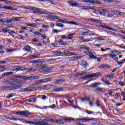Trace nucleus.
Returning a JSON list of instances; mask_svg holds the SVG:
<instances>
[{
	"label": "nucleus",
	"instance_id": "c9c22d12",
	"mask_svg": "<svg viewBox=\"0 0 125 125\" xmlns=\"http://www.w3.org/2000/svg\"><path fill=\"white\" fill-rule=\"evenodd\" d=\"M36 65H39V61L35 60L32 62V66H35Z\"/></svg>",
	"mask_w": 125,
	"mask_h": 125
},
{
	"label": "nucleus",
	"instance_id": "4be33fe9",
	"mask_svg": "<svg viewBox=\"0 0 125 125\" xmlns=\"http://www.w3.org/2000/svg\"><path fill=\"white\" fill-rule=\"evenodd\" d=\"M3 8H4L5 9H8V10H14V8L9 6H4Z\"/></svg>",
	"mask_w": 125,
	"mask_h": 125
},
{
	"label": "nucleus",
	"instance_id": "13d9d810",
	"mask_svg": "<svg viewBox=\"0 0 125 125\" xmlns=\"http://www.w3.org/2000/svg\"><path fill=\"white\" fill-rule=\"evenodd\" d=\"M2 31L3 33H7V32H8V31L7 30V28H6L2 29Z\"/></svg>",
	"mask_w": 125,
	"mask_h": 125
},
{
	"label": "nucleus",
	"instance_id": "f3484780",
	"mask_svg": "<svg viewBox=\"0 0 125 125\" xmlns=\"http://www.w3.org/2000/svg\"><path fill=\"white\" fill-rule=\"evenodd\" d=\"M22 123H25V124H29V125H35V122L29 121L25 120H22Z\"/></svg>",
	"mask_w": 125,
	"mask_h": 125
},
{
	"label": "nucleus",
	"instance_id": "39448f33",
	"mask_svg": "<svg viewBox=\"0 0 125 125\" xmlns=\"http://www.w3.org/2000/svg\"><path fill=\"white\" fill-rule=\"evenodd\" d=\"M33 8L34 9L33 13H38L39 14H47V13H48V12L46 11H42V10L40 8H37L35 7Z\"/></svg>",
	"mask_w": 125,
	"mask_h": 125
},
{
	"label": "nucleus",
	"instance_id": "49530a36",
	"mask_svg": "<svg viewBox=\"0 0 125 125\" xmlns=\"http://www.w3.org/2000/svg\"><path fill=\"white\" fill-rule=\"evenodd\" d=\"M111 67L108 64H104V69H110Z\"/></svg>",
	"mask_w": 125,
	"mask_h": 125
},
{
	"label": "nucleus",
	"instance_id": "bb28decb",
	"mask_svg": "<svg viewBox=\"0 0 125 125\" xmlns=\"http://www.w3.org/2000/svg\"><path fill=\"white\" fill-rule=\"evenodd\" d=\"M56 123H57V124H59V125H64V123H63V119L56 120Z\"/></svg>",
	"mask_w": 125,
	"mask_h": 125
},
{
	"label": "nucleus",
	"instance_id": "0e129e2a",
	"mask_svg": "<svg viewBox=\"0 0 125 125\" xmlns=\"http://www.w3.org/2000/svg\"><path fill=\"white\" fill-rule=\"evenodd\" d=\"M69 24H73V25H79V23L73 21H69Z\"/></svg>",
	"mask_w": 125,
	"mask_h": 125
},
{
	"label": "nucleus",
	"instance_id": "e433bc0d",
	"mask_svg": "<svg viewBox=\"0 0 125 125\" xmlns=\"http://www.w3.org/2000/svg\"><path fill=\"white\" fill-rule=\"evenodd\" d=\"M49 18H51V19H58V16H53V15H50L49 16Z\"/></svg>",
	"mask_w": 125,
	"mask_h": 125
},
{
	"label": "nucleus",
	"instance_id": "052dcab7",
	"mask_svg": "<svg viewBox=\"0 0 125 125\" xmlns=\"http://www.w3.org/2000/svg\"><path fill=\"white\" fill-rule=\"evenodd\" d=\"M104 82L106 84H108V85L111 84V83H109V81H108V80H104Z\"/></svg>",
	"mask_w": 125,
	"mask_h": 125
},
{
	"label": "nucleus",
	"instance_id": "6e6552de",
	"mask_svg": "<svg viewBox=\"0 0 125 125\" xmlns=\"http://www.w3.org/2000/svg\"><path fill=\"white\" fill-rule=\"evenodd\" d=\"M62 55H65L66 56H70V55H77L76 54L74 53L73 52H69L67 50H64L62 53Z\"/></svg>",
	"mask_w": 125,
	"mask_h": 125
},
{
	"label": "nucleus",
	"instance_id": "393cba45",
	"mask_svg": "<svg viewBox=\"0 0 125 125\" xmlns=\"http://www.w3.org/2000/svg\"><path fill=\"white\" fill-rule=\"evenodd\" d=\"M62 82H65L64 80L63 79H59L57 80L56 82H55L56 84H60V83H62Z\"/></svg>",
	"mask_w": 125,
	"mask_h": 125
},
{
	"label": "nucleus",
	"instance_id": "6ab92c4d",
	"mask_svg": "<svg viewBox=\"0 0 125 125\" xmlns=\"http://www.w3.org/2000/svg\"><path fill=\"white\" fill-rule=\"evenodd\" d=\"M70 4L71 5V6H77V5H79V3L74 1H70Z\"/></svg>",
	"mask_w": 125,
	"mask_h": 125
},
{
	"label": "nucleus",
	"instance_id": "a211bd4d",
	"mask_svg": "<svg viewBox=\"0 0 125 125\" xmlns=\"http://www.w3.org/2000/svg\"><path fill=\"white\" fill-rule=\"evenodd\" d=\"M99 84H101V83H96L95 84H91L89 86H88V87H97V86H98V85H99Z\"/></svg>",
	"mask_w": 125,
	"mask_h": 125
},
{
	"label": "nucleus",
	"instance_id": "c756f323",
	"mask_svg": "<svg viewBox=\"0 0 125 125\" xmlns=\"http://www.w3.org/2000/svg\"><path fill=\"white\" fill-rule=\"evenodd\" d=\"M80 58H82V57L81 56H79V57H72L69 60L70 61H74V60L75 59H80Z\"/></svg>",
	"mask_w": 125,
	"mask_h": 125
},
{
	"label": "nucleus",
	"instance_id": "37998d69",
	"mask_svg": "<svg viewBox=\"0 0 125 125\" xmlns=\"http://www.w3.org/2000/svg\"><path fill=\"white\" fill-rule=\"evenodd\" d=\"M56 26L57 27H61V28H63V27H64V25L62 23H56Z\"/></svg>",
	"mask_w": 125,
	"mask_h": 125
},
{
	"label": "nucleus",
	"instance_id": "20e7f679",
	"mask_svg": "<svg viewBox=\"0 0 125 125\" xmlns=\"http://www.w3.org/2000/svg\"><path fill=\"white\" fill-rule=\"evenodd\" d=\"M82 1L86 3H92V4H100L101 3L100 1L96 0H82Z\"/></svg>",
	"mask_w": 125,
	"mask_h": 125
},
{
	"label": "nucleus",
	"instance_id": "c03bdc74",
	"mask_svg": "<svg viewBox=\"0 0 125 125\" xmlns=\"http://www.w3.org/2000/svg\"><path fill=\"white\" fill-rule=\"evenodd\" d=\"M56 55H62V52H61V51L59 50L58 51H56L55 52Z\"/></svg>",
	"mask_w": 125,
	"mask_h": 125
},
{
	"label": "nucleus",
	"instance_id": "338daca9",
	"mask_svg": "<svg viewBox=\"0 0 125 125\" xmlns=\"http://www.w3.org/2000/svg\"><path fill=\"white\" fill-rule=\"evenodd\" d=\"M42 26L43 28H44L45 29H46V28H49V26H48V25L42 24Z\"/></svg>",
	"mask_w": 125,
	"mask_h": 125
},
{
	"label": "nucleus",
	"instance_id": "7c9ffc66",
	"mask_svg": "<svg viewBox=\"0 0 125 125\" xmlns=\"http://www.w3.org/2000/svg\"><path fill=\"white\" fill-rule=\"evenodd\" d=\"M94 9H95V7H92V6H86V10H94Z\"/></svg>",
	"mask_w": 125,
	"mask_h": 125
},
{
	"label": "nucleus",
	"instance_id": "cd10ccee",
	"mask_svg": "<svg viewBox=\"0 0 125 125\" xmlns=\"http://www.w3.org/2000/svg\"><path fill=\"white\" fill-rule=\"evenodd\" d=\"M21 91H24V92L32 91V89H31V88H30V87L24 88H22L21 89Z\"/></svg>",
	"mask_w": 125,
	"mask_h": 125
},
{
	"label": "nucleus",
	"instance_id": "774afa93",
	"mask_svg": "<svg viewBox=\"0 0 125 125\" xmlns=\"http://www.w3.org/2000/svg\"><path fill=\"white\" fill-rule=\"evenodd\" d=\"M50 3H51V4H55V5L57 4V2H54L53 1H50Z\"/></svg>",
	"mask_w": 125,
	"mask_h": 125
},
{
	"label": "nucleus",
	"instance_id": "864d4df0",
	"mask_svg": "<svg viewBox=\"0 0 125 125\" xmlns=\"http://www.w3.org/2000/svg\"><path fill=\"white\" fill-rule=\"evenodd\" d=\"M84 53H85V54H86L88 56V55H89V53H90V51H89V50H86V51H84Z\"/></svg>",
	"mask_w": 125,
	"mask_h": 125
},
{
	"label": "nucleus",
	"instance_id": "f704fd0d",
	"mask_svg": "<svg viewBox=\"0 0 125 125\" xmlns=\"http://www.w3.org/2000/svg\"><path fill=\"white\" fill-rule=\"evenodd\" d=\"M22 80H26V81H33L32 76L28 77H24L22 78Z\"/></svg>",
	"mask_w": 125,
	"mask_h": 125
},
{
	"label": "nucleus",
	"instance_id": "5701e85b",
	"mask_svg": "<svg viewBox=\"0 0 125 125\" xmlns=\"http://www.w3.org/2000/svg\"><path fill=\"white\" fill-rule=\"evenodd\" d=\"M80 47L81 49H85V50H89V49H90L89 47H86V46L84 45H80Z\"/></svg>",
	"mask_w": 125,
	"mask_h": 125
},
{
	"label": "nucleus",
	"instance_id": "aec40b11",
	"mask_svg": "<svg viewBox=\"0 0 125 125\" xmlns=\"http://www.w3.org/2000/svg\"><path fill=\"white\" fill-rule=\"evenodd\" d=\"M77 120L79 121H83L84 122H89L91 120L89 118H78Z\"/></svg>",
	"mask_w": 125,
	"mask_h": 125
},
{
	"label": "nucleus",
	"instance_id": "ea45409f",
	"mask_svg": "<svg viewBox=\"0 0 125 125\" xmlns=\"http://www.w3.org/2000/svg\"><path fill=\"white\" fill-rule=\"evenodd\" d=\"M87 75L86 76H83L80 78L79 80H82V81H84V80H86V79H89V77H87Z\"/></svg>",
	"mask_w": 125,
	"mask_h": 125
},
{
	"label": "nucleus",
	"instance_id": "a878e982",
	"mask_svg": "<svg viewBox=\"0 0 125 125\" xmlns=\"http://www.w3.org/2000/svg\"><path fill=\"white\" fill-rule=\"evenodd\" d=\"M87 21H92V22H94V23H98V22H100V21L98 20H95V19H87Z\"/></svg>",
	"mask_w": 125,
	"mask_h": 125
},
{
	"label": "nucleus",
	"instance_id": "09e8293b",
	"mask_svg": "<svg viewBox=\"0 0 125 125\" xmlns=\"http://www.w3.org/2000/svg\"><path fill=\"white\" fill-rule=\"evenodd\" d=\"M38 84H40V83L39 82V80L35 82L34 83V86H37Z\"/></svg>",
	"mask_w": 125,
	"mask_h": 125
},
{
	"label": "nucleus",
	"instance_id": "2f4dec72",
	"mask_svg": "<svg viewBox=\"0 0 125 125\" xmlns=\"http://www.w3.org/2000/svg\"><path fill=\"white\" fill-rule=\"evenodd\" d=\"M105 77L106 79H108V78H109V79H113V78H114V74L110 73L109 75H107Z\"/></svg>",
	"mask_w": 125,
	"mask_h": 125
},
{
	"label": "nucleus",
	"instance_id": "58836bf2",
	"mask_svg": "<svg viewBox=\"0 0 125 125\" xmlns=\"http://www.w3.org/2000/svg\"><path fill=\"white\" fill-rule=\"evenodd\" d=\"M96 91H97L99 92H103V88L97 87L96 88Z\"/></svg>",
	"mask_w": 125,
	"mask_h": 125
},
{
	"label": "nucleus",
	"instance_id": "1a4fd4ad",
	"mask_svg": "<svg viewBox=\"0 0 125 125\" xmlns=\"http://www.w3.org/2000/svg\"><path fill=\"white\" fill-rule=\"evenodd\" d=\"M52 81V78H47V79H43L40 80H38V82H39V84H41V83H47L48 82H51Z\"/></svg>",
	"mask_w": 125,
	"mask_h": 125
},
{
	"label": "nucleus",
	"instance_id": "ddd939ff",
	"mask_svg": "<svg viewBox=\"0 0 125 125\" xmlns=\"http://www.w3.org/2000/svg\"><path fill=\"white\" fill-rule=\"evenodd\" d=\"M38 68H40V69H42V68H45L47 67V65L45 63H42V62H39Z\"/></svg>",
	"mask_w": 125,
	"mask_h": 125
},
{
	"label": "nucleus",
	"instance_id": "c85d7f7f",
	"mask_svg": "<svg viewBox=\"0 0 125 125\" xmlns=\"http://www.w3.org/2000/svg\"><path fill=\"white\" fill-rule=\"evenodd\" d=\"M59 44H61V45H66V42H63V40L60 39V41H59Z\"/></svg>",
	"mask_w": 125,
	"mask_h": 125
},
{
	"label": "nucleus",
	"instance_id": "f8f14e48",
	"mask_svg": "<svg viewBox=\"0 0 125 125\" xmlns=\"http://www.w3.org/2000/svg\"><path fill=\"white\" fill-rule=\"evenodd\" d=\"M81 65L82 67H83V68H87V67H88V63L85 61H83L81 63Z\"/></svg>",
	"mask_w": 125,
	"mask_h": 125
},
{
	"label": "nucleus",
	"instance_id": "2eb2a0df",
	"mask_svg": "<svg viewBox=\"0 0 125 125\" xmlns=\"http://www.w3.org/2000/svg\"><path fill=\"white\" fill-rule=\"evenodd\" d=\"M10 75H13V72H8L6 73H3L2 74V77H7L8 76H10Z\"/></svg>",
	"mask_w": 125,
	"mask_h": 125
},
{
	"label": "nucleus",
	"instance_id": "69168bd1",
	"mask_svg": "<svg viewBox=\"0 0 125 125\" xmlns=\"http://www.w3.org/2000/svg\"><path fill=\"white\" fill-rule=\"evenodd\" d=\"M6 50L8 52H12V51H14V50L12 49H6Z\"/></svg>",
	"mask_w": 125,
	"mask_h": 125
},
{
	"label": "nucleus",
	"instance_id": "8fccbe9b",
	"mask_svg": "<svg viewBox=\"0 0 125 125\" xmlns=\"http://www.w3.org/2000/svg\"><path fill=\"white\" fill-rule=\"evenodd\" d=\"M34 35H36L37 36H41L42 33H40L39 32H34L33 33Z\"/></svg>",
	"mask_w": 125,
	"mask_h": 125
},
{
	"label": "nucleus",
	"instance_id": "423d86ee",
	"mask_svg": "<svg viewBox=\"0 0 125 125\" xmlns=\"http://www.w3.org/2000/svg\"><path fill=\"white\" fill-rule=\"evenodd\" d=\"M28 70V72H36V70L34 69V68H30V69H26L24 67H18L14 69V71H24V70Z\"/></svg>",
	"mask_w": 125,
	"mask_h": 125
},
{
	"label": "nucleus",
	"instance_id": "f257e3e1",
	"mask_svg": "<svg viewBox=\"0 0 125 125\" xmlns=\"http://www.w3.org/2000/svg\"><path fill=\"white\" fill-rule=\"evenodd\" d=\"M11 83L10 86H4L2 87V90H14V89H18L22 87V85H17L15 83Z\"/></svg>",
	"mask_w": 125,
	"mask_h": 125
},
{
	"label": "nucleus",
	"instance_id": "bf43d9fd",
	"mask_svg": "<svg viewBox=\"0 0 125 125\" xmlns=\"http://www.w3.org/2000/svg\"><path fill=\"white\" fill-rule=\"evenodd\" d=\"M0 1H7L6 3H11V1H7V0H0Z\"/></svg>",
	"mask_w": 125,
	"mask_h": 125
},
{
	"label": "nucleus",
	"instance_id": "72a5a7b5",
	"mask_svg": "<svg viewBox=\"0 0 125 125\" xmlns=\"http://www.w3.org/2000/svg\"><path fill=\"white\" fill-rule=\"evenodd\" d=\"M5 119H7V120H10V121H17L16 118H10L7 116H5Z\"/></svg>",
	"mask_w": 125,
	"mask_h": 125
},
{
	"label": "nucleus",
	"instance_id": "9b49d317",
	"mask_svg": "<svg viewBox=\"0 0 125 125\" xmlns=\"http://www.w3.org/2000/svg\"><path fill=\"white\" fill-rule=\"evenodd\" d=\"M100 75H101V73L100 72L90 74H89L88 75H87V78H89V79H91L92 78H95L96 77H98V76H100Z\"/></svg>",
	"mask_w": 125,
	"mask_h": 125
},
{
	"label": "nucleus",
	"instance_id": "a19ab883",
	"mask_svg": "<svg viewBox=\"0 0 125 125\" xmlns=\"http://www.w3.org/2000/svg\"><path fill=\"white\" fill-rule=\"evenodd\" d=\"M23 8H25V9H31V10H34V8L30 6L27 7L23 6Z\"/></svg>",
	"mask_w": 125,
	"mask_h": 125
},
{
	"label": "nucleus",
	"instance_id": "79ce46f5",
	"mask_svg": "<svg viewBox=\"0 0 125 125\" xmlns=\"http://www.w3.org/2000/svg\"><path fill=\"white\" fill-rule=\"evenodd\" d=\"M32 81L33 80H39L40 79V76H32Z\"/></svg>",
	"mask_w": 125,
	"mask_h": 125
},
{
	"label": "nucleus",
	"instance_id": "dca6fc26",
	"mask_svg": "<svg viewBox=\"0 0 125 125\" xmlns=\"http://www.w3.org/2000/svg\"><path fill=\"white\" fill-rule=\"evenodd\" d=\"M89 54V55H88V56H89L90 58H91V59H97V58L96 57V56H94L93 53L90 52Z\"/></svg>",
	"mask_w": 125,
	"mask_h": 125
},
{
	"label": "nucleus",
	"instance_id": "9d476101",
	"mask_svg": "<svg viewBox=\"0 0 125 125\" xmlns=\"http://www.w3.org/2000/svg\"><path fill=\"white\" fill-rule=\"evenodd\" d=\"M62 121L65 122V123H70L72 122V121H75V122H77L76 120H75V118L72 117H64L62 118Z\"/></svg>",
	"mask_w": 125,
	"mask_h": 125
},
{
	"label": "nucleus",
	"instance_id": "603ef678",
	"mask_svg": "<svg viewBox=\"0 0 125 125\" xmlns=\"http://www.w3.org/2000/svg\"><path fill=\"white\" fill-rule=\"evenodd\" d=\"M96 40H97L98 41H104V39L101 38V37H97L95 38Z\"/></svg>",
	"mask_w": 125,
	"mask_h": 125
},
{
	"label": "nucleus",
	"instance_id": "0eeeda50",
	"mask_svg": "<svg viewBox=\"0 0 125 125\" xmlns=\"http://www.w3.org/2000/svg\"><path fill=\"white\" fill-rule=\"evenodd\" d=\"M7 82H9L11 83H17L19 84H21V83H23V82H22V81H20L19 79L17 78H15L14 79H9L7 80Z\"/></svg>",
	"mask_w": 125,
	"mask_h": 125
},
{
	"label": "nucleus",
	"instance_id": "680f3d73",
	"mask_svg": "<svg viewBox=\"0 0 125 125\" xmlns=\"http://www.w3.org/2000/svg\"><path fill=\"white\" fill-rule=\"evenodd\" d=\"M96 105H97L98 107H99V106H100V102L98 100H97Z\"/></svg>",
	"mask_w": 125,
	"mask_h": 125
},
{
	"label": "nucleus",
	"instance_id": "7ed1b4c3",
	"mask_svg": "<svg viewBox=\"0 0 125 125\" xmlns=\"http://www.w3.org/2000/svg\"><path fill=\"white\" fill-rule=\"evenodd\" d=\"M105 56H108L109 57H110L112 58V59H113L114 61H116L117 62L118 65H122L123 64V62H119L118 60H119V57H118V56H117V54L115 55H113L111 54H106L105 55Z\"/></svg>",
	"mask_w": 125,
	"mask_h": 125
},
{
	"label": "nucleus",
	"instance_id": "a18cd8bd",
	"mask_svg": "<svg viewBox=\"0 0 125 125\" xmlns=\"http://www.w3.org/2000/svg\"><path fill=\"white\" fill-rule=\"evenodd\" d=\"M91 41H92V38L84 40L83 41V42H91Z\"/></svg>",
	"mask_w": 125,
	"mask_h": 125
},
{
	"label": "nucleus",
	"instance_id": "3c124183",
	"mask_svg": "<svg viewBox=\"0 0 125 125\" xmlns=\"http://www.w3.org/2000/svg\"><path fill=\"white\" fill-rule=\"evenodd\" d=\"M112 2L115 4H117V3H120V1L118 0H113Z\"/></svg>",
	"mask_w": 125,
	"mask_h": 125
},
{
	"label": "nucleus",
	"instance_id": "de8ad7c7",
	"mask_svg": "<svg viewBox=\"0 0 125 125\" xmlns=\"http://www.w3.org/2000/svg\"><path fill=\"white\" fill-rule=\"evenodd\" d=\"M86 113H87V114H88V115H91L92 114H94V113L91 111H89V110H86Z\"/></svg>",
	"mask_w": 125,
	"mask_h": 125
},
{
	"label": "nucleus",
	"instance_id": "e2e57ef3",
	"mask_svg": "<svg viewBox=\"0 0 125 125\" xmlns=\"http://www.w3.org/2000/svg\"><path fill=\"white\" fill-rule=\"evenodd\" d=\"M60 32V31L58 29H54L53 30V32L55 33H59Z\"/></svg>",
	"mask_w": 125,
	"mask_h": 125
},
{
	"label": "nucleus",
	"instance_id": "b1692460",
	"mask_svg": "<svg viewBox=\"0 0 125 125\" xmlns=\"http://www.w3.org/2000/svg\"><path fill=\"white\" fill-rule=\"evenodd\" d=\"M23 50H25L27 52H30V51H31V48H30V46L27 45L23 48Z\"/></svg>",
	"mask_w": 125,
	"mask_h": 125
},
{
	"label": "nucleus",
	"instance_id": "5fc2aeb1",
	"mask_svg": "<svg viewBox=\"0 0 125 125\" xmlns=\"http://www.w3.org/2000/svg\"><path fill=\"white\" fill-rule=\"evenodd\" d=\"M99 69H104V64H101L98 66Z\"/></svg>",
	"mask_w": 125,
	"mask_h": 125
},
{
	"label": "nucleus",
	"instance_id": "f03ea898",
	"mask_svg": "<svg viewBox=\"0 0 125 125\" xmlns=\"http://www.w3.org/2000/svg\"><path fill=\"white\" fill-rule=\"evenodd\" d=\"M15 114H16V115H18L19 116H25V117H28V116H31L32 113L29 112V111L18 110L17 112L15 111Z\"/></svg>",
	"mask_w": 125,
	"mask_h": 125
},
{
	"label": "nucleus",
	"instance_id": "412c9836",
	"mask_svg": "<svg viewBox=\"0 0 125 125\" xmlns=\"http://www.w3.org/2000/svg\"><path fill=\"white\" fill-rule=\"evenodd\" d=\"M63 87H55L53 89L54 91H63Z\"/></svg>",
	"mask_w": 125,
	"mask_h": 125
},
{
	"label": "nucleus",
	"instance_id": "4d7b16f0",
	"mask_svg": "<svg viewBox=\"0 0 125 125\" xmlns=\"http://www.w3.org/2000/svg\"><path fill=\"white\" fill-rule=\"evenodd\" d=\"M8 33H9V34H10V35H14V34H15V32H14L12 30L8 31Z\"/></svg>",
	"mask_w": 125,
	"mask_h": 125
},
{
	"label": "nucleus",
	"instance_id": "6e6d98bb",
	"mask_svg": "<svg viewBox=\"0 0 125 125\" xmlns=\"http://www.w3.org/2000/svg\"><path fill=\"white\" fill-rule=\"evenodd\" d=\"M13 96H14V94H11L7 96V98H11V97H13Z\"/></svg>",
	"mask_w": 125,
	"mask_h": 125
},
{
	"label": "nucleus",
	"instance_id": "473e14b6",
	"mask_svg": "<svg viewBox=\"0 0 125 125\" xmlns=\"http://www.w3.org/2000/svg\"><path fill=\"white\" fill-rule=\"evenodd\" d=\"M111 12L112 13H114V14H116V15H119V13H120V11L117 10H111Z\"/></svg>",
	"mask_w": 125,
	"mask_h": 125
},
{
	"label": "nucleus",
	"instance_id": "4468645a",
	"mask_svg": "<svg viewBox=\"0 0 125 125\" xmlns=\"http://www.w3.org/2000/svg\"><path fill=\"white\" fill-rule=\"evenodd\" d=\"M22 18H23V17H14L12 18V20H13V21H21Z\"/></svg>",
	"mask_w": 125,
	"mask_h": 125
},
{
	"label": "nucleus",
	"instance_id": "4c0bfd02",
	"mask_svg": "<svg viewBox=\"0 0 125 125\" xmlns=\"http://www.w3.org/2000/svg\"><path fill=\"white\" fill-rule=\"evenodd\" d=\"M74 35H75V33L68 34V37H67V39L68 40H72V39H73V37H72V36H74Z\"/></svg>",
	"mask_w": 125,
	"mask_h": 125
}]
</instances>
